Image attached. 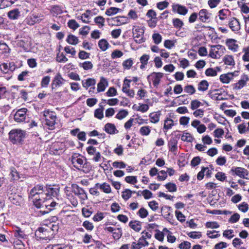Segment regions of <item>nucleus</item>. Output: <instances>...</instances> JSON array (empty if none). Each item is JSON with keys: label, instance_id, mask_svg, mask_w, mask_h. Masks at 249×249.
Wrapping results in <instances>:
<instances>
[{"label": "nucleus", "instance_id": "obj_1", "mask_svg": "<svg viewBox=\"0 0 249 249\" xmlns=\"http://www.w3.org/2000/svg\"><path fill=\"white\" fill-rule=\"evenodd\" d=\"M30 195L33 197V202L35 206L38 208L45 207L48 210V211H40L42 214L49 213L53 209L57 203L52 201L50 204L47 201H45V187L42 185H37L35 186L30 192Z\"/></svg>", "mask_w": 249, "mask_h": 249}, {"label": "nucleus", "instance_id": "obj_2", "mask_svg": "<svg viewBox=\"0 0 249 249\" xmlns=\"http://www.w3.org/2000/svg\"><path fill=\"white\" fill-rule=\"evenodd\" d=\"M43 117L45 120V124L49 128L53 130L56 123V116L55 112L49 110H45L43 112Z\"/></svg>", "mask_w": 249, "mask_h": 249}, {"label": "nucleus", "instance_id": "obj_3", "mask_svg": "<svg viewBox=\"0 0 249 249\" xmlns=\"http://www.w3.org/2000/svg\"><path fill=\"white\" fill-rule=\"evenodd\" d=\"M9 136L13 143H20L25 137V132L20 129H13L9 132Z\"/></svg>", "mask_w": 249, "mask_h": 249}, {"label": "nucleus", "instance_id": "obj_4", "mask_svg": "<svg viewBox=\"0 0 249 249\" xmlns=\"http://www.w3.org/2000/svg\"><path fill=\"white\" fill-rule=\"evenodd\" d=\"M59 190L57 188H53L51 185H47L45 187V201L48 202L50 204L51 202L50 198L52 197H55L59 193Z\"/></svg>", "mask_w": 249, "mask_h": 249}, {"label": "nucleus", "instance_id": "obj_5", "mask_svg": "<svg viewBox=\"0 0 249 249\" xmlns=\"http://www.w3.org/2000/svg\"><path fill=\"white\" fill-rule=\"evenodd\" d=\"M133 37L137 43H142L145 41L143 37L144 30L143 28L139 26H134L132 30Z\"/></svg>", "mask_w": 249, "mask_h": 249}, {"label": "nucleus", "instance_id": "obj_6", "mask_svg": "<svg viewBox=\"0 0 249 249\" xmlns=\"http://www.w3.org/2000/svg\"><path fill=\"white\" fill-rule=\"evenodd\" d=\"M71 162L73 166L78 170L86 168V163H84V160L80 155L74 154L71 157Z\"/></svg>", "mask_w": 249, "mask_h": 249}, {"label": "nucleus", "instance_id": "obj_7", "mask_svg": "<svg viewBox=\"0 0 249 249\" xmlns=\"http://www.w3.org/2000/svg\"><path fill=\"white\" fill-rule=\"evenodd\" d=\"M27 109L22 108L18 109L14 115V119L17 123H21L25 121Z\"/></svg>", "mask_w": 249, "mask_h": 249}, {"label": "nucleus", "instance_id": "obj_8", "mask_svg": "<svg viewBox=\"0 0 249 249\" xmlns=\"http://www.w3.org/2000/svg\"><path fill=\"white\" fill-rule=\"evenodd\" d=\"M72 191L75 195L78 196L80 199L85 200L88 199L87 194L85 190L76 184H72Z\"/></svg>", "mask_w": 249, "mask_h": 249}, {"label": "nucleus", "instance_id": "obj_9", "mask_svg": "<svg viewBox=\"0 0 249 249\" xmlns=\"http://www.w3.org/2000/svg\"><path fill=\"white\" fill-rule=\"evenodd\" d=\"M231 172L234 173L236 175L241 178L247 179H249V178L248 177L249 176V172L245 168L239 167H232L231 170Z\"/></svg>", "mask_w": 249, "mask_h": 249}, {"label": "nucleus", "instance_id": "obj_10", "mask_svg": "<svg viewBox=\"0 0 249 249\" xmlns=\"http://www.w3.org/2000/svg\"><path fill=\"white\" fill-rule=\"evenodd\" d=\"M163 73L161 72H152L148 76V78L151 79L152 81L153 85L155 87H157L160 84V79L163 77Z\"/></svg>", "mask_w": 249, "mask_h": 249}, {"label": "nucleus", "instance_id": "obj_11", "mask_svg": "<svg viewBox=\"0 0 249 249\" xmlns=\"http://www.w3.org/2000/svg\"><path fill=\"white\" fill-rule=\"evenodd\" d=\"M172 10L174 12L183 16L185 15L188 11L185 6L179 4H173L172 5Z\"/></svg>", "mask_w": 249, "mask_h": 249}, {"label": "nucleus", "instance_id": "obj_12", "mask_svg": "<svg viewBox=\"0 0 249 249\" xmlns=\"http://www.w3.org/2000/svg\"><path fill=\"white\" fill-rule=\"evenodd\" d=\"M49 230V229L45 228H39L36 231L35 235L39 239H46L49 236L48 234Z\"/></svg>", "mask_w": 249, "mask_h": 249}, {"label": "nucleus", "instance_id": "obj_13", "mask_svg": "<svg viewBox=\"0 0 249 249\" xmlns=\"http://www.w3.org/2000/svg\"><path fill=\"white\" fill-rule=\"evenodd\" d=\"M64 80L62 77L61 74L58 73L54 77L52 83V89H55L58 87L61 86L64 83Z\"/></svg>", "mask_w": 249, "mask_h": 249}, {"label": "nucleus", "instance_id": "obj_14", "mask_svg": "<svg viewBox=\"0 0 249 249\" xmlns=\"http://www.w3.org/2000/svg\"><path fill=\"white\" fill-rule=\"evenodd\" d=\"M230 29L233 32H237L240 29V24L239 21L235 18H232L229 22Z\"/></svg>", "mask_w": 249, "mask_h": 249}, {"label": "nucleus", "instance_id": "obj_15", "mask_svg": "<svg viewBox=\"0 0 249 249\" xmlns=\"http://www.w3.org/2000/svg\"><path fill=\"white\" fill-rule=\"evenodd\" d=\"M236 40L234 39L229 38L226 41V45L228 49L233 52L237 51L239 46L236 43Z\"/></svg>", "mask_w": 249, "mask_h": 249}, {"label": "nucleus", "instance_id": "obj_16", "mask_svg": "<svg viewBox=\"0 0 249 249\" xmlns=\"http://www.w3.org/2000/svg\"><path fill=\"white\" fill-rule=\"evenodd\" d=\"M107 86H108V82L107 79L103 77H101L100 81L97 84V92L104 91Z\"/></svg>", "mask_w": 249, "mask_h": 249}, {"label": "nucleus", "instance_id": "obj_17", "mask_svg": "<svg viewBox=\"0 0 249 249\" xmlns=\"http://www.w3.org/2000/svg\"><path fill=\"white\" fill-rule=\"evenodd\" d=\"M105 131L109 134H114L118 133L115 125L111 123H107L105 126Z\"/></svg>", "mask_w": 249, "mask_h": 249}, {"label": "nucleus", "instance_id": "obj_18", "mask_svg": "<svg viewBox=\"0 0 249 249\" xmlns=\"http://www.w3.org/2000/svg\"><path fill=\"white\" fill-rule=\"evenodd\" d=\"M96 187L99 188V189L106 194H109L111 192L110 185L106 182L102 184L97 183H96Z\"/></svg>", "mask_w": 249, "mask_h": 249}, {"label": "nucleus", "instance_id": "obj_19", "mask_svg": "<svg viewBox=\"0 0 249 249\" xmlns=\"http://www.w3.org/2000/svg\"><path fill=\"white\" fill-rule=\"evenodd\" d=\"M1 70L5 73H7L9 70L13 71L16 69V66L14 62L3 63L1 65Z\"/></svg>", "mask_w": 249, "mask_h": 249}, {"label": "nucleus", "instance_id": "obj_20", "mask_svg": "<svg viewBox=\"0 0 249 249\" xmlns=\"http://www.w3.org/2000/svg\"><path fill=\"white\" fill-rule=\"evenodd\" d=\"M210 15L206 9L201 10L198 13L200 20L203 22H206L210 18Z\"/></svg>", "mask_w": 249, "mask_h": 249}, {"label": "nucleus", "instance_id": "obj_21", "mask_svg": "<svg viewBox=\"0 0 249 249\" xmlns=\"http://www.w3.org/2000/svg\"><path fill=\"white\" fill-rule=\"evenodd\" d=\"M96 81L94 78H89L85 80L82 81V86L87 89L89 87L95 86Z\"/></svg>", "mask_w": 249, "mask_h": 249}, {"label": "nucleus", "instance_id": "obj_22", "mask_svg": "<svg viewBox=\"0 0 249 249\" xmlns=\"http://www.w3.org/2000/svg\"><path fill=\"white\" fill-rule=\"evenodd\" d=\"M160 115L161 112L160 111L151 113L149 114L150 122L154 124L157 123L160 120Z\"/></svg>", "mask_w": 249, "mask_h": 249}, {"label": "nucleus", "instance_id": "obj_23", "mask_svg": "<svg viewBox=\"0 0 249 249\" xmlns=\"http://www.w3.org/2000/svg\"><path fill=\"white\" fill-rule=\"evenodd\" d=\"M248 79L249 78L247 75H245L242 76L241 79L235 84V89H242L244 86L246 85Z\"/></svg>", "mask_w": 249, "mask_h": 249}, {"label": "nucleus", "instance_id": "obj_24", "mask_svg": "<svg viewBox=\"0 0 249 249\" xmlns=\"http://www.w3.org/2000/svg\"><path fill=\"white\" fill-rule=\"evenodd\" d=\"M8 18L13 20L18 19L20 16V12L18 9H15L8 12L7 14Z\"/></svg>", "mask_w": 249, "mask_h": 249}, {"label": "nucleus", "instance_id": "obj_25", "mask_svg": "<svg viewBox=\"0 0 249 249\" xmlns=\"http://www.w3.org/2000/svg\"><path fill=\"white\" fill-rule=\"evenodd\" d=\"M233 78V74L228 73L225 74H222L220 76V81L223 83H229Z\"/></svg>", "mask_w": 249, "mask_h": 249}, {"label": "nucleus", "instance_id": "obj_26", "mask_svg": "<svg viewBox=\"0 0 249 249\" xmlns=\"http://www.w3.org/2000/svg\"><path fill=\"white\" fill-rule=\"evenodd\" d=\"M178 142L175 138H172L168 142L169 150L172 152H175L177 149Z\"/></svg>", "mask_w": 249, "mask_h": 249}, {"label": "nucleus", "instance_id": "obj_27", "mask_svg": "<svg viewBox=\"0 0 249 249\" xmlns=\"http://www.w3.org/2000/svg\"><path fill=\"white\" fill-rule=\"evenodd\" d=\"M129 226L136 231H139L141 230V222L137 221H130Z\"/></svg>", "mask_w": 249, "mask_h": 249}, {"label": "nucleus", "instance_id": "obj_28", "mask_svg": "<svg viewBox=\"0 0 249 249\" xmlns=\"http://www.w3.org/2000/svg\"><path fill=\"white\" fill-rule=\"evenodd\" d=\"M10 175L11 179L13 180H18L21 177L20 174L17 171L15 167H11L10 168Z\"/></svg>", "mask_w": 249, "mask_h": 249}, {"label": "nucleus", "instance_id": "obj_29", "mask_svg": "<svg viewBox=\"0 0 249 249\" xmlns=\"http://www.w3.org/2000/svg\"><path fill=\"white\" fill-rule=\"evenodd\" d=\"M109 46V43L107 40L105 39H102L98 42V46L103 51H106L108 49Z\"/></svg>", "mask_w": 249, "mask_h": 249}, {"label": "nucleus", "instance_id": "obj_30", "mask_svg": "<svg viewBox=\"0 0 249 249\" xmlns=\"http://www.w3.org/2000/svg\"><path fill=\"white\" fill-rule=\"evenodd\" d=\"M67 42L71 45H75L78 42V38L73 35H69L66 39Z\"/></svg>", "mask_w": 249, "mask_h": 249}, {"label": "nucleus", "instance_id": "obj_31", "mask_svg": "<svg viewBox=\"0 0 249 249\" xmlns=\"http://www.w3.org/2000/svg\"><path fill=\"white\" fill-rule=\"evenodd\" d=\"M223 61L227 65L234 66L235 64L233 57L231 55H225L223 58Z\"/></svg>", "mask_w": 249, "mask_h": 249}, {"label": "nucleus", "instance_id": "obj_32", "mask_svg": "<svg viewBox=\"0 0 249 249\" xmlns=\"http://www.w3.org/2000/svg\"><path fill=\"white\" fill-rule=\"evenodd\" d=\"M79 66L86 71L92 69L93 67L92 63L90 61H85L83 63H80Z\"/></svg>", "mask_w": 249, "mask_h": 249}, {"label": "nucleus", "instance_id": "obj_33", "mask_svg": "<svg viewBox=\"0 0 249 249\" xmlns=\"http://www.w3.org/2000/svg\"><path fill=\"white\" fill-rule=\"evenodd\" d=\"M114 19L117 22V25L124 24L128 22V18L124 16L117 17Z\"/></svg>", "mask_w": 249, "mask_h": 249}, {"label": "nucleus", "instance_id": "obj_34", "mask_svg": "<svg viewBox=\"0 0 249 249\" xmlns=\"http://www.w3.org/2000/svg\"><path fill=\"white\" fill-rule=\"evenodd\" d=\"M209 87V83L206 80L201 81L198 85V90L199 91H206Z\"/></svg>", "mask_w": 249, "mask_h": 249}, {"label": "nucleus", "instance_id": "obj_35", "mask_svg": "<svg viewBox=\"0 0 249 249\" xmlns=\"http://www.w3.org/2000/svg\"><path fill=\"white\" fill-rule=\"evenodd\" d=\"M136 193V191L132 192L129 189H125L122 192V196L124 200H127L131 197L132 193Z\"/></svg>", "mask_w": 249, "mask_h": 249}, {"label": "nucleus", "instance_id": "obj_36", "mask_svg": "<svg viewBox=\"0 0 249 249\" xmlns=\"http://www.w3.org/2000/svg\"><path fill=\"white\" fill-rule=\"evenodd\" d=\"M120 11H121L120 8L111 7L106 10V14L108 16H111L117 14Z\"/></svg>", "mask_w": 249, "mask_h": 249}, {"label": "nucleus", "instance_id": "obj_37", "mask_svg": "<svg viewBox=\"0 0 249 249\" xmlns=\"http://www.w3.org/2000/svg\"><path fill=\"white\" fill-rule=\"evenodd\" d=\"M172 22L174 27L177 29H180L184 25L183 21L178 18H173Z\"/></svg>", "mask_w": 249, "mask_h": 249}, {"label": "nucleus", "instance_id": "obj_38", "mask_svg": "<svg viewBox=\"0 0 249 249\" xmlns=\"http://www.w3.org/2000/svg\"><path fill=\"white\" fill-rule=\"evenodd\" d=\"M174 125L173 120L171 119L167 118L164 121L163 128L167 130L171 129Z\"/></svg>", "mask_w": 249, "mask_h": 249}, {"label": "nucleus", "instance_id": "obj_39", "mask_svg": "<svg viewBox=\"0 0 249 249\" xmlns=\"http://www.w3.org/2000/svg\"><path fill=\"white\" fill-rule=\"evenodd\" d=\"M90 11L87 10L86 12L83 14L81 16L80 19L84 23L89 22V19L90 18Z\"/></svg>", "mask_w": 249, "mask_h": 249}, {"label": "nucleus", "instance_id": "obj_40", "mask_svg": "<svg viewBox=\"0 0 249 249\" xmlns=\"http://www.w3.org/2000/svg\"><path fill=\"white\" fill-rule=\"evenodd\" d=\"M68 58L63 53H58L56 57V61L59 63H65L68 61Z\"/></svg>", "mask_w": 249, "mask_h": 249}, {"label": "nucleus", "instance_id": "obj_41", "mask_svg": "<svg viewBox=\"0 0 249 249\" xmlns=\"http://www.w3.org/2000/svg\"><path fill=\"white\" fill-rule=\"evenodd\" d=\"M14 3V1H10L9 0H1L0 3V8L4 9L8 6H11Z\"/></svg>", "mask_w": 249, "mask_h": 249}, {"label": "nucleus", "instance_id": "obj_42", "mask_svg": "<svg viewBox=\"0 0 249 249\" xmlns=\"http://www.w3.org/2000/svg\"><path fill=\"white\" fill-rule=\"evenodd\" d=\"M184 91L190 95H192L196 92V89L193 85H188L184 87Z\"/></svg>", "mask_w": 249, "mask_h": 249}, {"label": "nucleus", "instance_id": "obj_43", "mask_svg": "<svg viewBox=\"0 0 249 249\" xmlns=\"http://www.w3.org/2000/svg\"><path fill=\"white\" fill-rule=\"evenodd\" d=\"M113 238L115 240L119 239L122 235V229L117 228L114 230L112 233Z\"/></svg>", "mask_w": 249, "mask_h": 249}, {"label": "nucleus", "instance_id": "obj_44", "mask_svg": "<svg viewBox=\"0 0 249 249\" xmlns=\"http://www.w3.org/2000/svg\"><path fill=\"white\" fill-rule=\"evenodd\" d=\"M181 139L184 142H192L193 140V138L189 133H184L181 137Z\"/></svg>", "mask_w": 249, "mask_h": 249}, {"label": "nucleus", "instance_id": "obj_45", "mask_svg": "<svg viewBox=\"0 0 249 249\" xmlns=\"http://www.w3.org/2000/svg\"><path fill=\"white\" fill-rule=\"evenodd\" d=\"M10 48L5 43L0 42V53H9Z\"/></svg>", "mask_w": 249, "mask_h": 249}, {"label": "nucleus", "instance_id": "obj_46", "mask_svg": "<svg viewBox=\"0 0 249 249\" xmlns=\"http://www.w3.org/2000/svg\"><path fill=\"white\" fill-rule=\"evenodd\" d=\"M165 188L170 192L177 191V187L175 183L169 182L165 185Z\"/></svg>", "mask_w": 249, "mask_h": 249}, {"label": "nucleus", "instance_id": "obj_47", "mask_svg": "<svg viewBox=\"0 0 249 249\" xmlns=\"http://www.w3.org/2000/svg\"><path fill=\"white\" fill-rule=\"evenodd\" d=\"M201 105H202V103L198 100L196 99L191 101L190 107L192 110H195L198 108Z\"/></svg>", "mask_w": 249, "mask_h": 249}, {"label": "nucleus", "instance_id": "obj_48", "mask_svg": "<svg viewBox=\"0 0 249 249\" xmlns=\"http://www.w3.org/2000/svg\"><path fill=\"white\" fill-rule=\"evenodd\" d=\"M68 26L70 28L75 30L79 27V25L74 19H71L68 22Z\"/></svg>", "mask_w": 249, "mask_h": 249}, {"label": "nucleus", "instance_id": "obj_49", "mask_svg": "<svg viewBox=\"0 0 249 249\" xmlns=\"http://www.w3.org/2000/svg\"><path fill=\"white\" fill-rule=\"evenodd\" d=\"M150 131V129L148 126H142L140 129V133L142 136L148 135Z\"/></svg>", "mask_w": 249, "mask_h": 249}, {"label": "nucleus", "instance_id": "obj_50", "mask_svg": "<svg viewBox=\"0 0 249 249\" xmlns=\"http://www.w3.org/2000/svg\"><path fill=\"white\" fill-rule=\"evenodd\" d=\"M152 39L156 44H160L162 40L161 36L159 33H155L152 35Z\"/></svg>", "mask_w": 249, "mask_h": 249}, {"label": "nucleus", "instance_id": "obj_51", "mask_svg": "<svg viewBox=\"0 0 249 249\" xmlns=\"http://www.w3.org/2000/svg\"><path fill=\"white\" fill-rule=\"evenodd\" d=\"M133 64V60L131 58H129L124 61L122 64V65L124 69L129 70L130 69Z\"/></svg>", "mask_w": 249, "mask_h": 249}, {"label": "nucleus", "instance_id": "obj_52", "mask_svg": "<svg viewBox=\"0 0 249 249\" xmlns=\"http://www.w3.org/2000/svg\"><path fill=\"white\" fill-rule=\"evenodd\" d=\"M127 111L123 109L120 110L116 115V118L119 120L124 118L128 115Z\"/></svg>", "mask_w": 249, "mask_h": 249}, {"label": "nucleus", "instance_id": "obj_53", "mask_svg": "<svg viewBox=\"0 0 249 249\" xmlns=\"http://www.w3.org/2000/svg\"><path fill=\"white\" fill-rule=\"evenodd\" d=\"M131 82V80H128L126 78H125L124 81V83L123 85L122 91L123 92H126L128 89H129L130 88V83Z\"/></svg>", "mask_w": 249, "mask_h": 249}, {"label": "nucleus", "instance_id": "obj_54", "mask_svg": "<svg viewBox=\"0 0 249 249\" xmlns=\"http://www.w3.org/2000/svg\"><path fill=\"white\" fill-rule=\"evenodd\" d=\"M82 226L88 231H91L94 229L93 224L89 221H85L83 223Z\"/></svg>", "mask_w": 249, "mask_h": 249}, {"label": "nucleus", "instance_id": "obj_55", "mask_svg": "<svg viewBox=\"0 0 249 249\" xmlns=\"http://www.w3.org/2000/svg\"><path fill=\"white\" fill-rule=\"evenodd\" d=\"M94 116L95 117L101 119L103 118V108H99L96 109L94 111Z\"/></svg>", "mask_w": 249, "mask_h": 249}, {"label": "nucleus", "instance_id": "obj_56", "mask_svg": "<svg viewBox=\"0 0 249 249\" xmlns=\"http://www.w3.org/2000/svg\"><path fill=\"white\" fill-rule=\"evenodd\" d=\"M123 55V53L120 50H115L111 54V57L112 59H115L117 58H120Z\"/></svg>", "mask_w": 249, "mask_h": 249}, {"label": "nucleus", "instance_id": "obj_57", "mask_svg": "<svg viewBox=\"0 0 249 249\" xmlns=\"http://www.w3.org/2000/svg\"><path fill=\"white\" fill-rule=\"evenodd\" d=\"M175 214L177 219L180 222H183L185 221V216L180 211H175Z\"/></svg>", "mask_w": 249, "mask_h": 249}, {"label": "nucleus", "instance_id": "obj_58", "mask_svg": "<svg viewBox=\"0 0 249 249\" xmlns=\"http://www.w3.org/2000/svg\"><path fill=\"white\" fill-rule=\"evenodd\" d=\"M169 4V3L168 1L165 0L157 3V7L159 9L162 10L167 8Z\"/></svg>", "mask_w": 249, "mask_h": 249}, {"label": "nucleus", "instance_id": "obj_59", "mask_svg": "<svg viewBox=\"0 0 249 249\" xmlns=\"http://www.w3.org/2000/svg\"><path fill=\"white\" fill-rule=\"evenodd\" d=\"M65 51L67 53L71 54L73 57H74L76 54V51L74 48L67 46L64 48Z\"/></svg>", "mask_w": 249, "mask_h": 249}, {"label": "nucleus", "instance_id": "obj_60", "mask_svg": "<svg viewBox=\"0 0 249 249\" xmlns=\"http://www.w3.org/2000/svg\"><path fill=\"white\" fill-rule=\"evenodd\" d=\"M137 214L142 218H145L148 214V211L144 208H141L137 213Z\"/></svg>", "mask_w": 249, "mask_h": 249}, {"label": "nucleus", "instance_id": "obj_61", "mask_svg": "<svg viewBox=\"0 0 249 249\" xmlns=\"http://www.w3.org/2000/svg\"><path fill=\"white\" fill-rule=\"evenodd\" d=\"M90 53L84 51H80L78 57L81 59H86L89 57Z\"/></svg>", "mask_w": 249, "mask_h": 249}, {"label": "nucleus", "instance_id": "obj_62", "mask_svg": "<svg viewBox=\"0 0 249 249\" xmlns=\"http://www.w3.org/2000/svg\"><path fill=\"white\" fill-rule=\"evenodd\" d=\"M94 22L102 27L104 26L105 18L102 16H98L94 18Z\"/></svg>", "mask_w": 249, "mask_h": 249}, {"label": "nucleus", "instance_id": "obj_63", "mask_svg": "<svg viewBox=\"0 0 249 249\" xmlns=\"http://www.w3.org/2000/svg\"><path fill=\"white\" fill-rule=\"evenodd\" d=\"M205 74L208 76H215L217 75V71L213 68H208L205 71Z\"/></svg>", "mask_w": 249, "mask_h": 249}, {"label": "nucleus", "instance_id": "obj_64", "mask_svg": "<svg viewBox=\"0 0 249 249\" xmlns=\"http://www.w3.org/2000/svg\"><path fill=\"white\" fill-rule=\"evenodd\" d=\"M243 52H245L242 59L244 61H249V46L243 49Z\"/></svg>", "mask_w": 249, "mask_h": 249}]
</instances>
